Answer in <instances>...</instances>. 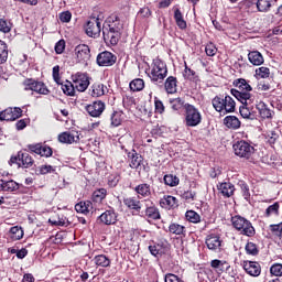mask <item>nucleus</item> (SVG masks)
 I'll return each mask as SVG.
<instances>
[{
	"mask_svg": "<svg viewBox=\"0 0 282 282\" xmlns=\"http://www.w3.org/2000/svg\"><path fill=\"white\" fill-rule=\"evenodd\" d=\"M210 267L218 273V274H223V272L225 270H228V268H230V265L228 264V262L224 261V260H212L210 262Z\"/></svg>",
	"mask_w": 282,
	"mask_h": 282,
	"instance_id": "29",
	"label": "nucleus"
},
{
	"mask_svg": "<svg viewBox=\"0 0 282 282\" xmlns=\"http://www.w3.org/2000/svg\"><path fill=\"white\" fill-rule=\"evenodd\" d=\"M29 149L32 151V153H36L37 155H41L42 158H51L52 155V148L47 145H43L41 143L31 144L29 145Z\"/></svg>",
	"mask_w": 282,
	"mask_h": 282,
	"instance_id": "19",
	"label": "nucleus"
},
{
	"mask_svg": "<svg viewBox=\"0 0 282 282\" xmlns=\"http://www.w3.org/2000/svg\"><path fill=\"white\" fill-rule=\"evenodd\" d=\"M183 77L186 80H197V73H195V70L191 69L188 67V65H186V63H185V69L183 72Z\"/></svg>",
	"mask_w": 282,
	"mask_h": 282,
	"instance_id": "46",
	"label": "nucleus"
},
{
	"mask_svg": "<svg viewBox=\"0 0 282 282\" xmlns=\"http://www.w3.org/2000/svg\"><path fill=\"white\" fill-rule=\"evenodd\" d=\"M224 124L227 129H234L236 131L241 127V121L235 116H227L224 118Z\"/></svg>",
	"mask_w": 282,
	"mask_h": 282,
	"instance_id": "26",
	"label": "nucleus"
},
{
	"mask_svg": "<svg viewBox=\"0 0 282 282\" xmlns=\"http://www.w3.org/2000/svg\"><path fill=\"white\" fill-rule=\"evenodd\" d=\"M8 62V44L0 40V65Z\"/></svg>",
	"mask_w": 282,
	"mask_h": 282,
	"instance_id": "41",
	"label": "nucleus"
},
{
	"mask_svg": "<svg viewBox=\"0 0 282 282\" xmlns=\"http://www.w3.org/2000/svg\"><path fill=\"white\" fill-rule=\"evenodd\" d=\"M95 264L99 268H109L111 265V259L105 254H99L94 258Z\"/></svg>",
	"mask_w": 282,
	"mask_h": 282,
	"instance_id": "35",
	"label": "nucleus"
},
{
	"mask_svg": "<svg viewBox=\"0 0 282 282\" xmlns=\"http://www.w3.org/2000/svg\"><path fill=\"white\" fill-rule=\"evenodd\" d=\"M205 52L207 56H215V54H217V47L215 46V44L209 43L206 45Z\"/></svg>",
	"mask_w": 282,
	"mask_h": 282,
	"instance_id": "61",
	"label": "nucleus"
},
{
	"mask_svg": "<svg viewBox=\"0 0 282 282\" xmlns=\"http://www.w3.org/2000/svg\"><path fill=\"white\" fill-rule=\"evenodd\" d=\"M62 91H64L66 96H75L76 86H74V83L66 80L65 84H62Z\"/></svg>",
	"mask_w": 282,
	"mask_h": 282,
	"instance_id": "38",
	"label": "nucleus"
},
{
	"mask_svg": "<svg viewBox=\"0 0 282 282\" xmlns=\"http://www.w3.org/2000/svg\"><path fill=\"white\" fill-rule=\"evenodd\" d=\"M212 105L214 109L218 112L226 111V113H232L235 112L236 102L230 95L225 96V98H221L219 96H216L212 100Z\"/></svg>",
	"mask_w": 282,
	"mask_h": 282,
	"instance_id": "4",
	"label": "nucleus"
},
{
	"mask_svg": "<svg viewBox=\"0 0 282 282\" xmlns=\"http://www.w3.org/2000/svg\"><path fill=\"white\" fill-rule=\"evenodd\" d=\"M217 188L223 197H232L235 195V185L230 182L220 183Z\"/></svg>",
	"mask_w": 282,
	"mask_h": 282,
	"instance_id": "22",
	"label": "nucleus"
},
{
	"mask_svg": "<svg viewBox=\"0 0 282 282\" xmlns=\"http://www.w3.org/2000/svg\"><path fill=\"white\" fill-rule=\"evenodd\" d=\"M232 148L235 155L238 158H245V160H250L254 153V147L245 140L237 141L234 143Z\"/></svg>",
	"mask_w": 282,
	"mask_h": 282,
	"instance_id": "7",
	"label": "nucleus"
},
{
	"mask_svg": "<svg viewBox=\"0 0 282 282\" xmlns=\"http://www.w3.org/2000/svg\"><path fill=\"white\" fill-rule=\"evenodd\" d=\"M256 74L259 78H270V68L262 66L256 69Z\"/></svg>",
	"mask_w": 282,
	"mask_h": 282,
	"instance_id": "52",
	"label": "nucleus"
},
{
	"mask_svg": "<svg viewBox=\"0 0 282 282\" xmlns=\"http://www.w3.org/2000/svg\"><path fill=\"white\" fill-rule=\"evenodd\" d=\"M147 204V208H145V215L149 219H160V210L158 209V207H155V205L153 204V202L151 200H145Z\"/></svg>",
	"mask_w": 282,
	"mask_h": 282,
	"instance_id": "25",
	"label": "nucleus"
},
{
	"mask_svg": "<svg viewBox=\"0 0 282 282\" xmlns=\"http://www.w3.org/2000/svg\"><path fill=\"white\" fill-rule=\"evenodd\" d=\"M149 251L153 257H158L162 254V247H160V245L149 246Z\"/></svg>",
	"mask_w": 282,
	"mask_h": 282,
	"instance_id": "60",
	"label": "nucleus"
},
{
	"mask_svg": "<svg viewBox=\"0 0 282 282\" xmlns=\"http://www.w3.org/2000/svg\"><path fill=\"white\" fill-rule=\"evenodd\" d=\"M248 105H252V102L248 100L247 104H242L240 106L239 108L240 116L246 120H254L257 118V113H254V111H252V109L248 107Z\"/></svg>",
	"mask_w": 282,
	"mask_h": 282,
	"instance_id": "23",
	"label": "nucleus"
},
{
	"mask_svg": "<svg viewBox=\"0 0 282 282\" xmlns=\"http://www.w3.org/2000/svg\"><path fill=\"white\" fill-rule=\"evenodd\" d=\"M248 58L251 65L259 66V65H263L264 63L263 55L259 51L249 52Z\"/></svg>",
	"mask_w": 282,
	"mask_h": 282,
	"instance_id": "28",
	"label": "nucleus"
},
{
	"mask_svg": "<svg viewBox=\"0 0 282 282\" xmlns=\"http://www.w3.org/2000/svg\"><path fill=\"white\" fill-rule=\"evenodd\" d=\"M206 246L208 250H214L216 252V250H220L221 248V239L219 236L210 235L206 239Z\"/></svg>",
	"mask_w": 282,
	"mask_h": 282,
	"instance_id": "24",
	"label": "nucleus"
},
{
	"mask_svg": "<svg viewBox=\"0 0 282 282\" xmlns=\"http://www.w3.org/2000/svg\"><path fill=\"white\" fill-rule=\"evenodd\" d=\"M131 91H142L144 89V79L137 78L130 82Z\"/></svg>",
	"mask_w": 282,
	"mask_h": 282,
	"instance_id": "42",
	"label": "nucleus"
},
{
	"mask_svg": "<svg viewBox=\"0 0 282 282\" xmlns=\"http://www.w3.org/2000/svg\"><path fill=\"white\" fill-rule=\"evenodd\" d=\"M185 123L186 127H197L202 123V113L199 109L191 104L185 105Z\"/></svg>",
	"mask_w": 282,
	"mask_h": 282,
	"instance_id": "6",
	"label": "nucleus"
},
{
	"mask_svg": "<svg viewBox=\"0 0 282 282\" xmlns=\"http://www.w3.org/2000/svg\"><path fill=\"white\" fill-rule=\"evenodd\" d=\"M23 116V110L21 108H7L0 112V120H6L7 122H12L19 120Z\"/></svg>",
	"mask_w": 282,
	"mask_h": 282,
	"instance_id": "13",
	"label": "nucleus"
},
{
	"mask_svg": "<svg viewBox=\"0 0 282 282\" xmlns=\"http://www.w3.org/2000/svg\"><path fill=\"white\" fill-rule=\"evenodd\" d=\"M123 204L124 206H127V208H130V210H137V213H140V210H142V206H140V200L133 197L124 198Z\"/></svg>",
	"mask_w": 282,
	"mask_h": 282,
	"instance_id": "32",
	"label": "nucleus"
},
{
	"mask_svg": "<svg viewBox=\"0 0 282 282\" xmlns=\"http://www.w3.org/2000/svg\"><path fill=\"white\" fill-rule=\"evenodd\" d=\"M232 85L237 89L231 88L230 94L234 95L241 105H248V100L249 102H254V97L250 94L252 91V86H250L245 78L235 79Z\"/></svg>",
	"mask_w": 282,
	"mask_h": 282,
	"instance_id": "2",
	"label": "nucleus"
},
{
	"mask_svg": "<svg viewBox=\"0 0 282 282\" xmlns=\"http://www.w3.org/2000/svg\"><path fill=\"white\" fill-rule=\"evenodd\" d=\"M116 61H118V57L109 51H104L97 55V65L99 67H111L116 65Z\"/></svg>",
	"mask_w": 282,
	"mask_h": 282,
	"instance_id": "12",
	"label": "nucleus"
},
{
	"mask_svg": "<svg viewBox=\"0 0 282 282\" xmlns=\"http://www.w3.org/2000/svg\"><path fill=\"white\" fill-rule=\"evenodd\" d=\"M256 108L259 111L260 118H262L263 120L272 118V110H270V108H268V105H265V102L260 101L256 106Z\"/></svg>",
	"mask_w": 282,
	"mask_h": 282,
	"instance_id": "27",
	"label": "nucleus"
},
{
	"mask_svg": "<svg viewBox=\"0 0 282 282\" xmlns=\"http://www.w3.org/2000/svg\"><path fill=\"white\" fill-rule=\"evenodd\" d=\"M231 223L234 228L238 230L240 235H245V237H254V235H257V230H254L252 223L242 216H234Z\"/></svg>",
	"mask_w": 282,
	"mask_h": 282,
	"instance_id": "3",
	"label": "nucleus"
},
{
	"mask_svg": "<svg viewBox=\"0 0 282 282\" xmlns=\"http://www.w3.org/2000/svg\"><path fill=\"white\" fill-rule=\"evenodd\" d=\"M279 208H281V205H279V203H274L273 205H270L265 209V217H272V215H279Z\"/></svg>",
	"mask_w": 282,
	"mask_h": 282,
	"instance_id": "51",
	"label": "nucleus"
},
{
	"mask_svg": "<svg viewBox=\"0 0 282 282\" xmlns=\"http://www.w3.org/2000/svg\"><path fill=\"white\" fill-rule=\"evenodd\" d=\"M245 250L247 254H251V257H257V254H259V248H257L254 242H247Z\"/></svg>",
	"mask_w": 282,
	"mask_h": 282,
	"instance_id": "50",
	"label": "nucleus"
},
{
	"mask_svg": "<svg viewBox=\"0 0 282 282\" xmlns=\"http://www.w3.org/2000/svg\"><path fill=\"white\" fill-rule=\"evenodd\" d=\"M119 182H120V175L118 174H112L108 177V186H110L111 188H116Z\"/></svg>",
	"mask_w": 282,
	"mask_h": 282,
	"instance_id": "56",
	"label": "nucleus"
},
{
	"mask_svg": "<svg viewBox=\"0 0 282 282\" xmlns=\"http://www.w3.org/2000/svg\"><path fill=\"white\" fill-rule=\"evenodd\" d=\"M134 192L139 197H151V185L147 183L139 184L134 187Z\"/></svg>",
	"mask_w": 282,
	"mask_h": 282,
	"instance_id": "30",
	"label": "nucleus"
},
{
	"mask_svg": "<svg viewBox=\"0 0 282 282\" xmlns=\"http://www.w3.org/2000/svg\"><path fill=\"white\" fill-rule=\"evenodd\" d=\"M276 3V0H258L257 8L258 12H269V10Z\"/></svg>",
	"mask_w": 282,
	"mask_h": 282,
	"instance_id": "33",
	"label": "nucleus"
},
{
	"mask_svg": "<svg viewBox=\"0 0 282 282\" xmlns=\"http://www.w3.org/2000/svg\"><path fill=\"white\" fill-rule=\"evenodd\" d=\"M128 160L130 162L129 166L130 169H140L142 166L143 158L135 150L127 151Z\"/></svg>",
	"mask_w": 282,
	"mask_h": 282,
	"instance_id": "18",
	"label": "nucleus"
},
{
	"mask_svg": "<svg viewBox=\"0 0 282 282\" xmlns=\"http://www.w3.org/2000/svg\"><path fill=\"white\" fill-rule=\"evenodd\" d=\"M89 208H91V202H80L75 205L76 213H82L84 215L89 213Z\"/></svg>",
	"mask_w": 282,
	"mask_h": 282,
	"instance_id": "40",
	"label": "nucleus"
},
{
	"mask_svg": "<svg viewBox=\"0 0 282 282\" xmlns=\"http://www.w3.org/2000/svg\"><path fill=\"white\" fill-rule=\"evenodd\" d=\"M164 184H166V186H177L180 184V177H177L176 175L173 174H166L164 177Z\"/></svg>",
	"mask_w": 282,
	"mask_h": 282,
	"instance_id": "43",
	"label": "nucleus"
},
{
	"mask_svg": "<svg viewBox=\"0 0 282 282\" xmlns=\"http://www.w3.org/2000/svg\"><path fill=\"white\" fill-rule=\"evenodd\" d=\"M19 191V183L14 180L6 181L0 178V192L14 193Z\"/></svg>",
	"mask_w": 282,
	"mask_h": 282,
	"instance_id": "21",
	"label": "nucleus"
},
{
	"mask_svg": "<svg viewBox=\"0 0 282 282\" xmlns=\"http://www.w3.org/2000/svg\"><path fill=\"white\" fill-rule=\"evenodd\" d=\"M75 56L77 63L87 65V62L91 58V50L87 44H79L75 47Z\"/></svg>",
	"mask_w": 282,
	"mask_h": 282,
	"instance_id": "11",
	"label": "nucleus"
},
{
	"mask_svg": "<svg viewBox=\"0 0 282 282\" xmlns=\"http://www.w3.org/2000/svg\"><path fill=\"white\" fill-rule=\"evenodd\" d=\"M170 105H171V108L174 110V111H180V109H183L184 108V99L182 98H174V99H170Z\"/></svg>",
	"mask_w": 282,
	"mask_h": 282,
	"instance_id": "48",
	"label": "nucleus"
},
{
	"mask_svg": "<svg viewBox=\"0 0 282 282\" xmlns=\"http://www.w3.org/2000/svg\"><path fill=\"white\" fill-rule=\"evenodd\" d=\"M22 87L24 91H35V94H41L42 96H47L50 94V89L42 82L26 78L22 83Z\"/></svg>",
	"mask_w": 282,
	"mask_h": 282,
	"instance_id": "8",
	"label": "nucleus"
},
{
	"mask_svg": "<svg viewBox=\"0 0 282 282\" xmlns=\"http://www.w3.org/2000/svg\"><path fill=\"white\" fill-rule=\"evenodd\" d=\"M174 19L180 30H186V20H184V15L182 14V11H180V9H176L174 11Z\"/></svg>",
	"mask_w": 282,
	"mask_h": 282,
	"instance_id": "37",
	"label": "nucleus"
},
{
	"mask_svg": "<svg viewBox=\"0 0 282 282\" xmlns=\"http://www.w3.org/2000/svg\"><path fill=\"white\" fill-rule=\"evenodd\" d=\"M98 220L100 221V224H104V226H113L118 221V214L113 208H110L104 212L98 217Z\"/></svg>",
	"mask_w": 282,
	"mask_h": 282,
	"instance_id": "15",
	"label": "nucleus"
},
{
	"mask_svg": "<svg viewBox=\"0 0 282 282\" xmlns=\"http://www.w3.org/2000/svg\"><path fill=\"white\" fill-rule=\"evenodd\" d=\"M270 273L273 276H282V264L281 263H275L270 268Z\"/></svg>",
	"mask_w": 282,
	"mask_h": 282,
	"instance_id": "55",
	"label": "nucleus"
},
{
	"mask_svg": "<svg viewBox=\"0 0 282 282\" xmlns=\"http://www.w3.org/2000/svg\"><path fill=\"white\" fill-rule=\"evenodd\" d=\"M169 74V69L166 68V64L161 59H155L153 62V67L150 72V78L153 80V83H162L164 78H166V75Z\"/></svg>",
	"mask_w": 282,
	"mask_h": 282,
	"instance_id": "5",
	"label": "nucleus"
},
{
	"mask_svg": "<svg viewBox=\"0 0 282 282\" xmlns=\"http://www.w3.org/2000/svg\"><path fill=\"white\" fill-rule=\"evenodd\" d=\"M239 186L241 188L242 196L248 202L250 199V186H248L246 182H240Z\"/></svg>",
	"mask_w": 282,
	"mask_h": 282,
	"instance_id": "53",
	"label": "nucleus"
},
{
	"mask_svg": "<svg viewBox=\"0 0 282 282\" xmlns=\"http://www.w3.org/2000/svg\"><path fill=\"white\" fill-rule=\"evenodd\" d=\"M185 217H186L187 221H191L192 224H199V221L202 219L199 214H197L195 210L186 212Z\"/></svg>",
	"mask_w": 282,
	"mask_h": 282,
	"instance_id": "47",
	"label": "nucleus"
},
{
	"mask_svg": "<svg viewBox=\"0 0 282 282\" xmlns=\"http://www.w3.org/2000/svg\"><path fill=\"white\" fill-rule=\"evenodd\" d=\"M72 80L77 91H87V87H89V76L86 73L72 75Z\"/></svg>",
	"mask_w": 282,
	"mask_h": 282,
	"instance_id": "10",
	"label": "nucleus"
},
{
	"mask_svg": "<svg viewBox=\"0 0 282 282\" xmlns=\"http://www.w3.org/2000/svg\"><path fill=\"white\" fill-rule=\"evenodd\" d=\"M10 166L12 164H17L19 166H23L24 169H30L32 164H34V159L28 152H19L18 156H11L9 161Z\"/></svg>",
	"mask_w": 282,
	"mask_h": 282,
	"instance_id": "9",
	"label": "nucleus"
},
{
	"mask_svg": "<svg viewBox=\"0 0 282 282\" xmlns=\"http://www.w3.org/2000/svg\"><path fill=\"white\" fill-rule=\"evenodd\" d=\"M105 197H107V189L106 188H99V189H96L94 193H93V200L94 202H102V199H105Z\"/></svg>",
	"mask_w": 282,
	"mask_h": 282,
	"instance_id": "45",
	"label": "nucleus"
},
{
	"mask_svg": "<svg viewBox=\"0 0 282 282\" xmlns=\"http://www.w3.org/2000/svg\"><path fill=\"white\" fill-rule=\"evenodd\" d=\"M154 105L156 113H164V104L162 100L155 99Z\"/></svg>",
	"mask_w": 282,
	"mask_h": 282,
	"instance_id": "64",
	"label": "nucleus"
},
{
	"mask_svg": "<svg viewBox=\"0 0 282 282\" xmlns=\"http://www.w3.org/2000/svg\"><path fill=\"white\" fill-rule=\"evenodd\" d=\"M55 52L56 54H63V52H65V40H59L55 44Z\"/></svg>",
	"mask_w": 282,
	"mask_h": 282,
	"instance_id": "62",
	"label": "nucleus"
},
{
	"mask_svg": "<svg viewBox=\"0 0 282 282\" xmlns=\"http://www.w3.org/2000/svg\"><path fill=\"white\" fill-rule=\"evenodd\" d=\"M59 21H62V23H69L72 21V12L64 11L59 13Z\"/></svg>",
	"mask_w": 282,
	"mask_h": 282,
	"instance_id": "59",
	"label": "nucleus"
},
{
	"mask_svg": "<svg viewBox=\"0 0 282 282\" xmlns=\"http://www.w3.org/2000/svg\"><path fill=\"white\" fill-rule=\"evenodd\" d=\"M160 206L162 208H174V206H177V198L175 196H164L160 200Z\"/></svg>",
	"mask_w": 282,
	"mask_h": 282,
	"instance_id": "31",
	"label": "nucleus"
},
{
	"mask_svg": "<svg viewBox=\"0 0 282 282\" xmlns=\"http://www.w3.org/2000/svg\"><path fill=\"white\" fill-rule=\"evenodd\" d=\"M123 24L118 15H111L104 24L102 34L105 43L118 45L122 36Z\"/></svg>",
	"mask_w": 282,
	"mask_h": 282,
	"instance_id": "1",
	"label": "nucleus"
},
{
	"mask_svg": "<svg viewBox=\"0 0 282 282\" xmlns=\"http://www.w3.org/2000/svg\"><path fill=\"white\" fill-rule=\"evenodd\" d=\"M10 235L13 241H19L23 239V228L19 226L11 227Z\"/></svg>",
	"mask_w": 282,
	"mask_h": 282,
	"instance_id": "39",
	"label": "nucleus"
},
{
	"mask_svg": "<svg viewBox=\"0 0 282 282\" xmlns=\"http://www.w3.org/2000/svg\"><path fill=\"white\" fill-rule=\"evenodd\" d=\"M56 171L52 165H42L39 167L40 175H47V173H54Z\"/></svg>",
	"mask_w": 282,
	"mask_h": 282,
	"instance_id": "57",
	"label": "nucleus"
},
{
	"mask_svg": "<svg viewBox=\"0 0 282 282\" xmlns=\"http://www.w3.org/2000/svg\"><path fill=\"white\" fill-rule=\"evenodd\" d=\"M169 232L172 235H184V226L173 223L169 226Z\"/></svg>",
	"mask_w": 282,
	"mask_h": 282,
	"instance_id": "49",
	"label": "nucleus"
},
{
	"mask_svg": "<svg viewBox=\"0 0 282 282\" xmlns=\"http://www.w3.org/2000/svg\"><path fill=\"white\" fill-rule=\"evenodd\" d=\"M138 14L139 17H142V19H149V17H151V9H149V7H144L140 9Z\"/></svg>",
	"mask_w": 282,
	"mask_h": 282,
	"instance_id": "63",
	"label": "nucleus"
},
{
	"mask_svg": "<svg viewBox=\"0 0 282 282\" xmlns=\"http://www.w3.org/2000/svg\"><path fill=\"white\" fill-rule=\"evenodd\" d=\"M90 96L93 98H100V96H105V86L102 84H94L91 86Z\"/></svg>",
	"mask_w": 282,
	"mask_h": 282,
	"instance_id": "36",
	"label": "nucleus"
},
{
	"mask_svg": "<svg viewBox=\"0 0 282 282\" xmlns=\"http://www.w3.org/2000/svg\"><path fill=\"white\" fill-rule=\"evenodd\" d=\"M10 30H12V23L1 19L0 20V32H3L4 34H8V32H10Z\"/></svg>",
	"mask_w": 282,
	"mask_h": 282,
	"instance_id": "54",
	"label": "nucleus"
},
{
	"mask_svg": "<svg viewBox=\"0 0 282 282\" xmlns=\"http://www.w3.org/2000/svg\"><path fill=\"white\" fill-rule=\"evenodd\" d=\"M165 91L167 94H175L177 91V78L170 76L165 80Z\"/></svg>",
	"mask_w": 282,
	"mask_h": 282,
	"instance_id": "34",
	"label": "nucleus"
},
{
	"mask_svg": "<svg viewBox=\"0 0 282 282\" xmlns=\"http://www.w3.org/2000/svg\"><path fill=\"white\" fill-rule=\"evenodd\" d=\"M105 102L98 100L86 106V111L91 116V118H100V116H102V112L105 111Z\"/></svg>",
	"mask_w": 282,
	"mask_h": 282,
	"instance_id": "16",
	"label": "nucleus"
},
{
	"mask_svg": "<svg viewBox=\"0 0 282 282\" xmlns=\"http://www.w3.org/2000/svg\"><path fill=\"white\" fill-rule=\"evenodd\" d=\"M242 268L250 276H259L261 274V264L257 261H243Z\"/></svg>",
	"mask_w": 282,
	"mask_h": 282,
	"instance_id": "17",
	"label": "nucleus"
},
{
	"mask_svg": "<svg viewBox=\"0 0 282 282\" xmlns=\"http://www.w3.org/2000/svg\"><path fill=\"white\" fill-rule=\"evenodd\" d=\"M110 120L111 127H120L122 124V111H113Z\"/></svg>",
	"mask_w": 282,
	"mask_h": 282,
	"instance_id": "44",
	"label": "nucleus"
},
{
	"mask_svg": "<svg viewBox=\"0 0 282 282\" xmlns=\"http://www.w3.org/2000/svg\"><path fill=\"white\" fill-rule=\"evenodd\" d=\"M85 32L90 39L100 36V20L94 18L86 23Z\"/></svg>",
	"mask_w": 282,
	"mask_h": 282,
	"instance_id": "14",
	"label": "nucleus"
},
{
	"mask_svg": "<svg viewBox=\"0 0 282 282\" xmlns=\"http://www.w3.org/2000/svg\"><path fill=\"white\" fill-rule=\"evenodd\" d=\"M164 282H184V280L173 273H167L164 276Z\"/></svg>",
	"mask_w": 282,
	"mask_h": 282,
	"instance_id": "58",
	"label": "nucleus"
},
{
	"mask_svg": "<svg viewBox=\"0 0 282 282\" xmlns=\"http://www.w3.org/2000/svg\"><path fill=\"white\" fill-rule=\"evenodd\" d=\"M80 137H78V132H63L58 135V141L63 144H74V142H78Z\"/></svg>",
	"mask_w": 282,
	"mask_h": 282,
	"instance_id": "20",
	"label": "nucleus"
}]
</instances>
